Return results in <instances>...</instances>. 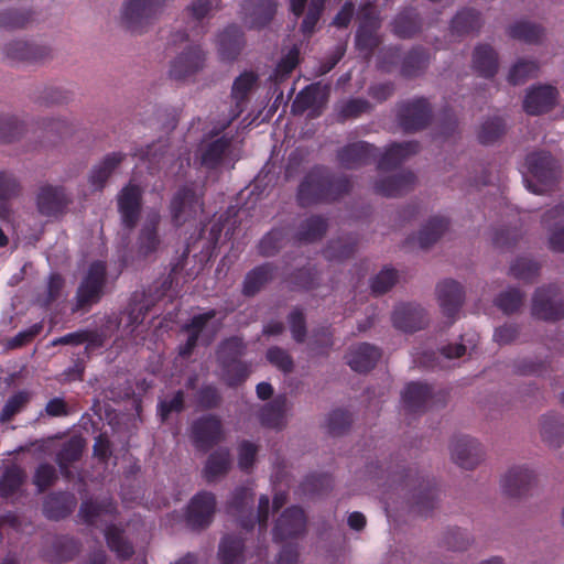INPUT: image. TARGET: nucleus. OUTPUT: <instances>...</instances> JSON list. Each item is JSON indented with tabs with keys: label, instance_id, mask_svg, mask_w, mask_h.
Returning a JSON list of instances; mask_svg holds the SVG:
<instances>
[{
	"label": "nucleus",
	"instance_id": "1a4fd4ad",
	"mask_svg": "<svg viewBox=\"0 0 564 564\" xmlns=\"http://www.w3.org/2000/svg\"><path fill=\"white\" fill-rule=\"evenodd\" d=\"M397 120L404 132L425 129L432 120V107L427 98L416 97L398 105Z\"/></svg>",
	"mask_w": 564,
	"mask_h": 564
},
{
	"label": "nucleus",
	"instance_id": "aec40b11",
	"mask_svg": "<svg viewBox=\"0 0 564 564\" xmlns=\"http://www.w3.org/2000/svg\"><path fill=\"white\" fill-rule=\"evenodd\" d=\"M70 203L72 198L63 186L44 185L36 197L40 214L47 217L63 214Z\"/></svg>",
	"mask_w": 564,
	"mask_h": 564
},
{
	"label": "nucleus",
	"instance_id": "6ab92c4d",
	"mask_svg": "<svg viewBox=\"0 0 564 564\" xmlns=\"http://www.w3.org/2000/svg\"><path fill=\"white\" fill-rule=\"evenodd\" d=\"M206 55L199 45L187 46L172 63L170 77L176 80L185 79L205 65Z\"/></svg>",
	"mask_w": 564,
	"mask_h": 564
},
{
	"label": "nucleus",
	"instance_id": "bb28decb",
	"mask_svg": "<svg viewBox=\"0 0 564 564\" xmlns=\"http://www.w3.org/2000/svg\"><path fill=\"white\" fill-rule=\"evenodd\" d=\"M319 84H311L304 87L295 96L292 105L291 112L295 116L303 115L306 110H310L308 117L315 119L323 112L325 100L321 97Z\"/></svg>",
	"mask_w": 564,
	"mask_h": 564
},
{
	"label": "nucleus",
	"instance_id": "8fccbe9b",
	"mask_svg": "<svg viewBox=\"0 0 564 564\" xmlns=\"http://www.w3.org/2000/svg\"><path fill=\"white\" fill-rule=\"evenodd\" d=\"M542 440L551 447H560L564 443V423L557 414H545L541 419Z\"/></svg>",
	"mask_w": 564,
	"mask_h": 564
},
{
	"label": "nucleus",
	"instance_id": "a211bd4d",
	"mask_svg": "<svg viewBox=\"0 0 564 564\" xmlns=\"http://www.w3.org/2000/svg\"><path fill=\"white\" fill-rule=\"evenodd\" d=\"M436 295L443 314L453 324L465 300L464 288L455 280L446 279L436 286Z\"/></svg>",
	"mask_w": 564,
	"mask_h": 564
},
{
	"label": "nucleus",
	"instance_id": "9d476101",
	"mask_svg": "<svg viewBox=\"0 0 564 564\" xmlns=\"http://www.w3.org/2000/svg\"><path fill=\"white\" fill-rule=\"evenodd\" d=\"M165 0H127L122 20L132 32H142L162 11Z\"/></svg>",
	"mask_w": 564,
	"mask_h": 564
},
{
	"label": "nucleus",
	"instance_id": "dca6fc26",
	"mask_svg": "<svg viewBox=\"0 0 564 564\" xmlns=\"http://www.w3.org/2000/svg\"><path fill=\"white\" fill-rule=\"evenodd\" d=\"M525 172L541 184H551L558 173L557 160L545 150H535L527 154Z\"/></svg>",
	"mask_w": 564,
	"mask_h": 564
},
{
	"label": "nucleus",
	"instance_id": "412c9836",
	"mask_svg": "<svg viewBox=\"0 0 564 564\" xmlns=\"http://www.w3.org/2000/svg\"><path fill=\"white\" fill-rule=\"evenodd\" d=\"M452 459L464 469H474L484 457L481 445L469 436H457L451 444Z\"/></svg>",
	"mask_w": 564,
	"mask_h": 564
},
{
	"label": "nucleus",
	"instance_id": "79ce46f5",
	"mask_svg": "<svg viewBox=\"0 0 564 564\" xmlns=\"http://www.w3.org/2000/svg\"><path fill=\"white\" fill-rule=\"evenodd\" d=\"M107 545L121 561L130 560L134 554L131 541L126 536L124 529L117 524H109L104 531Z\"/></svg>",
	"mask_w": 564,
	"mask_h": 564
},
{
	"label": "nucleus",
	"instance_id": "0e129e2a",
	"mask_svg": "<svg viewBox=\"0 0 564 564\" xmlns=\"http://www.w3.org/2000/svg\"><path fill=\"white\" fill-rule=\"evenodd\" d=\"M30 10L9 9L0 11V28L15 30L25 28L32 20Z\"/></svg>",
	"mask_w": 564,
	"mask_h": 564
},
{
	"label": "nucleus",
	"instance_id": "ea45409f",
	"mask_svg": "<svg viewBox=\"0 0 564 564\" xmlns=\"http://www.w3.org/2000/svg\"><path fill=\"white\" fill-rule=\"evenodd\" d=\"M258 79V75L252 70H246L235 79L231 88V98L235 100V109L232 110L230 120L234 121L245 110L249 94L256 86Z\"/></svg>",
	"mask_w": 564,
	"mask_h": 564
},
{
	"label": "nucleus",
	"instance_id": "20e7f679",
	"mask_svg": "<svg viewBox=\"0 0 564 564\" xmlns=\"http://www.w3.org/2000/svg\"><path fill=\"white\" fill-rule=\"evenodd\" d=\"M246 349V344L239 336L225 338L218 345L216 360L224 382L230 388L242 384L250 375L249 365L241 360Z\"/></svg>",
	"mask_w": 564,
	"mask_h": 564
},
{
	"label": "nucleus",
	"instance_id": "4c0bfd02",
	"mask_svg": "<svg viewBox=\"0 0 564 564\" xmlns=\"http://www.w3.org/2000/svg\"><path fill=\"white\" fill-rule=\"evenodd\" d=\"M327 230L328 219L326 217L311 215L299 224L293 240L297 243H314L322 240Z\"/></svg>",
	"mask_w": 564,
	"mask_h": 564
},
{
	"label": "nucleus",
	"instance_id": "7ed1b4c3",
	"mask_svg": "<svg viewBox=\"0 0 564 564\" xmlns=\"http://www.w3.org/2000/svg\"><path fill=\"white\" fill-rule=\"evenodd\" d=\"M254 503V492L248 486H239L232 491L227 501V512L237 518L238 524L246 531H251L254 524H259L260 531H265L269 520L270 500L267 495L259 498L256 517L252 507Z\"/></svg>",
	"mask_w": 564,
	"mask_h": 564
},
{
	"label": "nucleus",
	"instance_id": "49530a36",
	"mask_svg": "<svg viewBox=\"0 0 564 564\" xmlns=\"http://www.w3.org/2000/svg\"><path fill=\"white\" fill-rule=\"evenodd\" d=\"M231 467V455L228 448H218L209 454L205 463L203 475L207 482L227 475Z\"/></svg>",
	"mask_w": 564,
	"mask_h": 564
},
{
	"label": "nucleus",
	"instance_id": "603ef678",
	"mask_svg": "<svg viewBox=\"0 0 564 564\" xmlns=\"http://www.w3.org/2000/svg\"><path fill=\"white\" fill-rule=\"evenodd\" d=\"M79 551L80 545L74 538L58 536L46 556L53 563H63L73 560Z\"/></svg>",
	"mask_w": 564,
	"mask_h": 564
},
{
	"label": "nucleus",
	"instance_id": "69168bd1",
	"mask_svg": "<svg viewBox=\"0 0 564 564\" xmlns=\"http://www.w3.org/2000/svg\"><path fill=\"white\" fill-rule=\"evenodd\" d=\"M325 9V0H310L307 12L301 23V32L304 36H311Z\"/></svg>",
	"mask_w": 564,
	"mask_h": 564
},
{
	"label": "nucleus",
	"instance_id": "4be33fe9",
	"mask_svg": "<svg viewBox=\"0 0 564 564\" xmlns=\"http://www.w3.org/2000/svg\"><path fill=\"white\" fill-rule=\"evenodd\" d=\"M276 0H242L241 13L251 29H263L276 13Z\"/></svg>",
	"mask_w": 564,
	"mask_h": 564
},
{
	"label": "nucleus",
	"instance_id": "6e6d98bb",
	"mask_svg": "<svg viewBox=\"0 0 564 564\" xmlns=\"http://www.w3.org/2000/svg\"><path fill=\"white\" fill-rule=\"evenodd\" d=\"M357 242L351 237L330 240L323 253L328 261H343L354 256Z\"/></svg>",
	"mask_w": 564,
	"mask_h": 564
},
{
	"label": "nucleus",
	"instance_id": "a878e982",
	"mask_svg": "<svg viewBox=\"0 0 564 564\" xmlns=\"http://www.w3.org/2000/svg\"><path fill=\"white\" fill-rule=\"evenodd\" d=\"M381 349L369 343L351 346L346 356L347 365L351 370L366 373L373 369L381 358Z\"/></svg>",
	"mask_w": 564,
	"mask_h": 564
},
{
	"label": "nucleus",
	"instance_id": "5fc2aeb1",
	"mask_svg": "<svg viewBox=\"0 0 564 564\" xmlns=\"http://www.w3.org/2000/svg\"><path fill=\"white\" fill-rule=\"evenodd\" d=\"M26 478L25 471L18 465L7 467L0 477V497L9 498L17 494Z\"/></svg>",
	"mask_w": 564,
	"mask_h": 564
},
{
	"label": "nucleus",
	"instance_id": "f03ea898",
	"mask_svg": "<svg viewBox=\"0 0 564 564\" xmlns=\"http://www.w3.org/2000/svg\"><path fill=\"white\" fill-rule=\"evenodd\" d=\"M352 189L347 175H336L325 165L313 166L300 182L296 200L300 207L332 204L340 200Z\"/></svg>",
	"mask_w": 564,
	"mask_h": 564
},
{
	"label": "nucleus",
	"instance_id": "4d7b16f0",
	"mask_svg": "<svg viewBox=\"0 0 564 564\" xmlns=\"http://www.w3.org/2000/svg\"><path fill=\"white\" fill-rule=\"evenodd\" d=\"M286 281L291 290L310 291L318 284V271L315 267H303L294 270Z\"/></svg>",
	"mask_w": 564,
	"mask_h": 564
},
{
	"label": "nucleus",
	"instance_id": "f257e3e1",
	"mask_svg": "<svg viewBox=\"0 0 564 564\" xmlns=\"http://www.w3.org/2000/svg\"><path fill=\"white\" fill-rule=\"evenodd\" d=\"M367 473L372 478H386L397 490L406 491L412 510L421 516H427L436 507L435 481L422 475L417 468H405L399 464L393 466L392 462L387 466L370 463Z\"/></svg>",
	"mask_w": 564,
	"mask_h": 564
},
{
	"label": "nucleus",
	"instance_id": "0eeeda50",
	"mask_svg": "<svg viewBox=\"0 0 564 564\" xmlns=\"http://www.w3.org/2000/svg\"><path fill=\"white\" fill-rule=\"evenodd\" d=\"M107 283V265L104 261H93L76 291L74 311L88 310L97 304Z\"/></svg>",
	"mask_w": 564,
	"mask_h": 564
},
{
	"label": "nucleus",
	"instance_id": "423d86ee",
	"mask_svg": "<svg viewBox=\"0 0 564 564\" xmlns=\"http://www.w3.org/2000/svg\"><path fill=\"white\" fill-rule=\"evenodd\" d=\"M204 210V193L197 192L194 184L180 186L170 200L169 212L172 225L182 227L191 220H195Z\"/></svg>",
	"mask_w": 564,
	"mask_h": 564
},
{
	"label": "nucleus",
	"instance_id": "2eb2a0df",
	"mask_svg": "<svg viewBox=\"0 0 564 564\" xmlns=\"http://www.w3.org/2000/svg\"><path fill=\"white\" fill-rule=\"evenodd\" d=\"M380 19L370 7H364L360 13V22L355 35L356 48L370 56L380 45L378 30Z\"/></svg>",
	"mask_w": 564,
	"mask_h": 564
},
{
	"label": "nucleus",
	"instance_id": "a18cd8bd",
	"mask_svg": "<svg viewBox=\"0 0 564 564\" xmlns=\"http://www.w3.org/2000/svg\"><path fill=\"white\" fill-rule=\"evenodd\" d=\"M290 228L279 226L272 228L258 242V253L264 258L274 257L280 252L290 239Z\"/></svg>",
	"mask_w": 564,
	"mask_h": 564
},
{
	"label": "nucleus",
	"instance_id": "9b49d317",
	"mask_svg": "<svg viewBox=\"0 0 564 564\" xmlns=\"http://www.w3.org/2000/svg\"><path fill=\"white\" fill-rule=\"evenodd\" d=\"M216 506V496L213 492L207 490L198 491L192 497L186 507V525L194 531L208 528L214 520Z\"/></svg>",
	"mask_w": 564,
	"mask_h": 564
},
{
	"label": "nucleus",
	"instance_id": "2f4dec72",
	"mask_svg": "<svg viewBox=\"0 0 564 564\" xmlns=\"http://www.w3.org/2000/svg\"><path fill=\"white\" fill-rule=\"evenodd\" d=\"M3 53L11 61L36 63L44 61L51 50L47 46L24 41H12L4 45Z\"/></svg>",
	"mask_w": 564,
	"mask_h": 564
},
{
	"label": "nucleus",
	"instance_id": "052dcab7",
	"mask_svg": "<svg viewBox=\"0 0 564 564\" xmlns=\"http://www.w3.org/2000/svg\"><path fill=\"white\" fill-rule=\"evenodd\" d=\"M539 73V64L534 61L520 59L509 70L508 82L511 85H520Z\"/></svg>",
	"mask_w": 564,
	"mask_h": 564
},
{
	"label": "nucleus",
	"instance_id": "864d4df0",
	"mask_svg": "<svg viewBox=\"0 0 564 564\" xmlns=\"http://www.w3.org/2000/svg\"><path fill=\"white\" fill-rule=\"evenodd\" d=\"M449 221L445 217L434 216L419 231V245L426 249L434 245L448 228Z\"/></svg>",
	"mask_w": 564,
	"mask_h": 564
},
{
	"label": "nucleus",
	"instance_id": "ddd939ff",
	"mask_svg": "<svg viewBox=\"0 0 564 564\" xmlns=\"http://www.w3.org/2000/svg\"><path fill=\"white\" fill-rule=\"evenodd\" d=\"M223 438V424L218 416L208 414L196 419L191 425V440L195 448L207 453Z\"/></svg>",
	"mask_w": 564,
	"mask_h": 564
},
{
	"label": "nucleus",
	"instance_id": "c756f323",
	"mask_svg": "<svg viewBox=\"0 0 564 564\" xmlns=\"http://www.w3.org/2000/svg\"><path fill=\"white\" fill-rule=\"evenodd\" d=\"M423 19L413 7H406L399 11L391 22L392 33L402 40H408L421 33Z\"/></svg>",
	"mask_w": 564,
	"mask_h": 564
},
{
	"label": "nucleus",
	"instance_id": "e433bc0d",
	"mask_svg": "<svg viewBox=\"0 0 564 564\" xmlns=\"http://www.w3.org/2000/svg\"><path fill=\"white\" fill-rule=\"evenodd\" d=\"M276 273V265L271 262L259 264L245 275L241 293L247 297L257 295Z\"/></svg>",
	"mask_w": 564,
	"mask_h": 564
},
{
	"label": "nucleus",
	"instance_id": "e2e57ef3",
	"mask_svg": "<svg viewBox=\"0 0 564 564\" xmlns=\"http://www.w3.org/2000/svg\"><path fill=\"white\" fill-rule=\"evenodd\" d=\"M302 491L311 496H321L333 488V479L327 474H312L301 484Z\"/></svg>",
	"mask_w": 564,
	"mask_h": 564
},
{
	"label": "nucleus",
	"instance_id": "cd10ccee",
	"mask_svg": "<svg viewBox=\"0 0 564 564\" xmlns=\"http://www.w3.org/2000/svg\"><path fill=\"white\" fill-rule=\"evenodd\" d=\"M417 141L394 142L380 155L377 164L379 171H392L399 167L408 158L420 151Z\"/></svg>",
	"mask_w": 564,
	"mask_h": 564
},
{
	"label": "nucleus",
	"instance_id": "6e6552de",
	"mask_svg": "<svg viewBox=\"0 0 564 564\" xmlns=\"http://www.w3.org/2000/svg\"><path fill=\"white\" fill-rule=\"evenodd\" d=\"M531 314L544 322L564 318V297L556 284L538 288L532 296Z\"/></svg>",
	"mask_w": 564,
	"mask_h": 564
},
{
	"label": "nucleus",
	"instance_id": "58836bf2",
	"mask_svg": "<svg viewBox=\"0 0 564 564\" xmlns=\"http://www.w3.org/2000/svg\"><path fill=\"white\" fill-rule=\"evenodd\" d=\"M245 45V35L240 26L228 25L218 35V53L223 61H235Z\"/></svg>",
	"mask_w": 564,
	"mask_h": 564
},
{
	"label": "nucleus",
	"instance_id": "bf43d9fd",
	"mask_svg": "<svg viewBox=\"0 0 564 564\" xmlns=\"http://www.w3.org/2000/svg\"><path fill=\"white\" fill-rule=\"evenodd\" d=\"M509 273L517 280L531 283L540 273V264L528 258H518L510 265Z\"/></svg>",
	"mask_w": 564,
	"mask_h": 564
},
{
	"label": "nucleus",
	"instance_id": "5701e85b",
	"mask_svg": "<svg viewBox=\"0 0 564 564\" xmlns=\"http://www.w3.org/2000/svg\"><path fill=\"white\" fill-rule=\"evenodd\" d=\"M392 324L397 329L414 333L427 324L426 312L420 305L402 303L393 311Z\"/></svg>",
	"mask_w": 564,
	"mask_h": 564
},
{
	"label": "nucleus",
	"instance_id": "f704fd0d",
	"mask_svg": "<svg viewBox=\"0 0 564 564\" xmlns=\"http://www.w3.org/2000/svg\"><path fill=\"white\" fill-rule=\"evenodd\" d=\"M126 154L122 152L108 153L98 164L93 166L88 182L95 191L101 192L105 188L108 180L120 166Z\"/></svg>",
	"mask_w": 564,
	"mask_h": 564
},
{
	"label": "nucleus",
	"instance_id": "338daca9",
	"mask_svg": "<svg viewBox=\"0 0 564 564\" xmlns=\"http://www.w3.org/2000/svg\"><path fill=\"white\" fill-rule=\"evenodd\" d=\"M40 129L43 133V138L51 144H56L58 139H63L72 132L70 124L59 119L44 120Z\"/></svg>",
	"mask_w": 564,
	"mask_h": 564
},
{
	"label": "nucleus",
	"instance_id": "f8f14e48",
	"mask_svg": "<svg viewBox=\"0 0 564 564\" xmlns=\"http://www.w3.org/2000/svg\"><path fill=\"white\" fill-rule=\"evenodd\" d=\"M143 189L140 185L129 182L117 196V206L122 226L132 230L135 228L142 212Z\"/></svg>",
	"mask_w": 564,
	"mask_h": 564
},
{
	"label": "nucleus",
	"instance_id": "393cba45",
	"mask_svg": "<svg viewBox=\"0 0 564 564\" xmlns=\"http://www.w3.org/2000/svg\"><path fill=\"white\" fill-rule=\"evenodd\" d=\"M557 90L551 85L534 86L525 95L523 109L528 115L538 116L550 111L556 102Z\"/></svg>",
	"mask_w": 564,
	"mask_h": 564
},
{
	"label": "nucleus",
	"instance_id": "c03bdc74",
	"mask_svg": "<svg viewBox=\"0 0 564 564\" xmlns=\"http://www.w3.org/2000/svg\"><path fill=\"white\" fill-rule=\"evenodd\" d=\"M245 540L235 534L221 538L217 557L219 564H245Z\"/></svg>",
	"mask_w": 564,
	"mask_h": 564
},
{
	"label": "nucleus",
	"instance_id": "7c9ffc66",
	"mask_svg": "<svg viewBox=\"0 0 564 564\" xmlns=\"http://www.w3.org/2000/svg\"><path fill=\"white\" fill-rule=\"evenodd\" d=\"M77 499L67 491L52 492L43 501V514L48 520H61L68 517L76 508Z\"/></svg>",
	"mask_w": 564,
	"mask_h": 564
},
{
	"label": "nucleus",
	"instance_id": "b1692460",
	"mask_svg": "<svg viewBox=\"0 0 564 564\" xmlns=\"http://www.w3.org/2000/svg\"><path fill=\"white\" fill-rule=\"evenodd\" d=\"M160 223L161 215L158 210H152L148 214L137 239V249L140 256L149 257L159 250L161 246V237L159 235Z\"/></svg>",
	"mask_w": 564,
	"mask_h": 564
},
{
	"label": "nucleus",
	"instance_id": "4468645a",
	"mask_svg": "<svg viewBox=\"0 0 564 564\" xmlns=\"http://www.w3.org/2000/svg\"><path fill=\"white\" fill-rule=\"evenodd\" d=\"M307 519L305 511L300 506L286 508L275 520L273 527V540L284 542L291 539H297L306 532Z\"/></svg>",
	"mask_w": 564,
	"mask_h": 564
},
{
	"label": "nucleus",
	"instance_id": "a19ab883",
	"mask_svg": "<svg viewBox=\"0 0 564 564\" xmlns=\"http://www.w3.org/2000/svg\"><path fill=\"white\" fill-rule=\"evenodd\" d=\"M498 54L489 44H479L473 53V68L484 78H494L498 72Z\"/></svg>",
	"mask_w": 564,
	"mask_h": 564
},
{
	"label": "nucleus",
	"instance_id": "473e14b6",
	"mask_svg": "<svg viewBox=\"0 0 564 564\" xmlns=\"http://www.w3.org/2000/svg\"><path fill=\"white\" fill-rule=\"evenodd\" d=\"M535 476L525 467H512L501 480L503 492L509 497H521L532 487Z\"/></svg>",
	"mask_w": 564,
	"mask_h": 564
},
{
	"label": "nucleus",
	"instance_id": "09e8293b",
	"mask_svg": "<svg viewBox=\"0 0 564 564\" xmlns=\"http://www.w3.org/2000/svg\"><path fill=\"white\" fill-rule=\"evenodd\" d=\"M286 398L278 397L265 404L259 414V420L263 426L281 430L285 425Z\"/></svg>",
	"mask_w": 564,
	"mask_h": 564
},
{
	"label": "nucleus",
	"instance_id": "13d9d810",
	"mask_svg": "<svg viewBox=\"0 0 564 564\" xmlns=\"http://www.w3.org/2000/svg\"><path fill=\"white\" fill-rule=\"evenodd\" d=\"M506 133V122L500 117L487 119L479 127L477 139L484 145L494 144Z\"/></svg>",
	"mask_w": 564,
	"mask_h": 564
},
{
	"label": "nucleus",
	"instance_id": "39448f33",
	"mask_svg": "<svg viewBox=\"0 0 564 564\" xmlns=\"http://www.w3.org/2000/svg\"><path fill=\"white\" fill-rule=\"evenodd\" d=\"M231 122L232 120L229 119L219 127H214L204 134L200 141L197 150L199 163L208 171L221 167L231 153L234 137L223 134Z\"/></svg>",
	"mask_w": 564,
	"mask_h": 564
},
{
	"label": "nucleus",
	"instance_id": "72a5a7b5",
	"mask_svg": "<svg viewBox=\"0 0 564 564\" xmlns=\"http://www.w3.org/2000/svg\"><path fill=\"white\" fill-rule=\"evenodd\" d=\"M85 444V440L82 436H72L62 444L56 454L55 462L64 478L70 479L73 477L70 467L80 460Z\"/></svg>",
	"mask_w": 564,
	"mask_h": 564
},
{
	"label": "nucleus",
	"instance_id": "f3484780",
	"mask_svg": "<svg viewBox=\"0 0 564 564\" xmlns=\"http://www.w3.org/2000/svg\"><path fill=\"white\" fill-rule=\"evenodd\" d=\"M377 158L378 149L366 141L348 143L336 152L337 162L346 170H357Z\"/></svg>",
	"mask_w": 564,
	"mask_h": 564
},
{
	"label": "nucleus",
	"instance_id": "37998d69",
	"mask_svg": "<svg viewBox=\"0 0 564 564\" xmlns=\"http://www.w3.org/2000/svg\"><path fill=\"white\" fill-rule=\"evenodd\" d=\"M429 64V50L423 46H414L403 57L400 73L404 78H415L426 70Z\"/></svg>",
	"mask_w": 564,
	"mask_h": 564
},
{
	"label": "nucleus",
	"instance_id": "3c124183",
	"mask_svg": "<svg viewBox=\"0 0 564 564\" xmlns=\"http://www.w3.org/2000/svg\"><path fill=\"white\" fill-rule=\"evenodd\" d=\"M508 35L528 44H539L544 36V29L536 23L518 21L508 28Z\"/></svg>",
	"mask_w": 564,
	"mask_h": 564
},
{
	"label": "nucleus",
	"instance_id": "de8ad7c7",
	"mask_svg": "<svg viewBox=\"0 0 564 564\" xmlns=\"http://www.w3.org/2000/svg\"><path fill=\"white\" fill-rule=\"evenodd\" d=\"M481 25L480 12L474 9H463L452 19L451 33L456 36H464L478 32Z\"/></svg>",
	"mask_w": 564,
	"mask_h": 564
},
{
	"label": "nucleus",
	"instance_id": "680f3d73",
	"mask_svg": "<svg viewBox=\"0 0 564 564\" xmlns=\"http://www.w3.org/2000/svg\"><path fill=\"white\" fill-rule=\"evenodd\" d=\"M524 293L517 288H510L501 292L495 299V305L505 314L516 313L523 304Z\"/></svg>",
	"mask_w": 564,
	"mask_h": 564
},
{
	"label": "nucleus",
	"instance_id": "c85d7f7f",
	"mask_svg": "<svg viewBox=\"0 0 564 564\" xmlns=\"http://www.w3.org/2000/svg\"><path fill=\"white\" fill-rule=\"evenodd\" d=\"M416 176L412 171H402L395 175L375 182V192L386 197H398L413 189Z\"/></svg>",
	"mask_w": 564,
	"mask_h": 564
},
{
	"label": "nucleus",
	"instance_id": "774afa93",
	"mask_svg": "<svg viewBox=\"0 0 564 564\" xmlns=\"http://www.w3.org/2000/svg\"><path fill=\"white\" fill-rule=\"evenodd\" d=\"M185 410V393L177 390L171 399L160 400L156 413L161 422H166L172 413H181Z\"/></svg>",
	"mask_w": 564,
	"mask_h": 564
},
{
	"label": "nucleus",
	"instance_id": "c9c22d12",
	"mask_svg": "<svg viewBox=\"0 0 564 564\" xmlns=\"http://www.w3.org/2000/svg\"><path fill=\"white\" fill-rule=\"evenodd\" d=\"M433 397V389L430 384L422 382H410L402 392V402L410 413H422Z\"/></svg>",
	"mask_w": 564,
	"mask_h": 564
}]
</instances>
